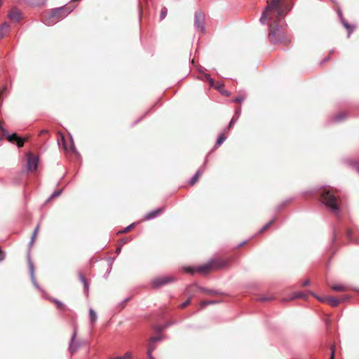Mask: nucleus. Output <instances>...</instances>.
I'll return each instance as SVG.
<instances>
[{
  "label": "nucleus",
  "mask_w": 359,
  "mask_h": 359,
  "mask_svg": "<svg viewBox=\"0 0 359 359\" xmlns=\"http://www.w3.org/2000/svg\"><path fill=\"white\" fill-rule=\"evenodd\" d=\"M289 10L290 8L283 2V0H267V5L262 13L259 21L262 25H266L268 19H272L269 15L273 11L277 13L276 19L280 20L285 17Z\"/></svg>",
  "instance_id": "nucleus-1"
},
{
  "label": "nucleus",
  "mask_w": 359,
  "mask_h": 359,
  "mask_svg": "<svg viewBox=\"0 0 359 359\" xmlns=\"http://www.w3.org/2000/svg\"><path fill=\"white\" fill-rule=\"evenodd\" d=\"M74 8H70L69 6H62L54 8L43 17L42 21L46 25H53L67 17Z\"/></svg>",
  "instance_id": "nucleus-2"
},
{
  "label": "nucleus",
  "mask_w": 359,
  "mask_h": 359,
  "mask_svg": "<svg viewBox=\"0 0 359 359\" xmlns=\"http://www.w3.org/2000/svg\"><path fill=\"white\" fill-rule=\"evenodd\" d=\"M335 191H337V190L327 187L322 189L320 191V195L323 198V203L326 208L336 215H338L340 212V210L335 196Z\"/></svg>",
  "instance_id": "nucleus-3"
},
{
  "label": "nucleus",
  "mask_w": 359,
  "mask_h": 359,
  "mask_svg": "<svg viewBox=\"0 0 359 359\" xmlns=\"http://www.w3.org/2000/svg\"><path fill=\"white\" fill-rule=\"evenodd\" d=\"M269 40L272 44L283 43L288 46L290 43V39L286 36L283 27L276 22L269 25Z\"/></svg>",
  "instance_id": "nucleus-4"
},
{
  "label": "nucleus",
  "mask_w": 359,
  "mask_h": 359,
  "mask_svg": "<svg viewBox=\"0 0 359 359\" xmlns=\"http://www.w3.org/2000/svg\"><path fill=\"white\" fill-rule=\"evenodd\" d=\"M176 280L177 278L172 276H158L151 280V285L153 288L158 289Z\"/></svg>",
  "instance_id": "nucleus-5"
},
{
  "label": "nucleus",
  "mask_w": 359,
  "mask_h": 359,
  "mask_svg": "<svg viewBox=\"0 0 359 359\" xmlns=\"http://www.w3.org/2000/svg\"><path fill=\"white\" fill-rule=\"evenodd\" d=\"M205 14L201 11H197L194 14V27L199 32H205Z\"/></svg>",
  "instance_id": "nucleus-6"
},
{
  "label": "nucleus",
  "mask_w": 359,
  "mask_h": 359,
  "mask_svg": "<svg viewBox=\"0 0 359 359\" xmlns=\"http://www.w3.org/2000/svg\"><path fill=\"white\" fill-rule=\"evenodd\" d=\"M183 269L186 272L191 273V274L194 273L196 271H198L200 273L204 274V273H207L208 271H209L210 270H212L210 261H209L208 263H206L203 265L199 266L196 268L187 266V267H183Z\"/></svg>",
  "instance_id": "nucleus-7"
},
{
  "label": "nucleus",
  "mask_w": 359,
  "mask_h": 359,
  "mask_svg": "<svg viewBox=\"0 0 359 359\" xmlns=\"http://www.w3.org/2000/svg\"><path fill=\"white\" fill-rule=\"evenodd\" d=\"M77 335V329L76 327H74V332L72 335L69 345V351L71 353V354L75 353L78 349L81 346V345L83 344L81 341H75L76 337Z\"/></svg>",
  "instance_id": "nucleus-8"
},
{
  "label": "nucleus",
  "mask_w": 359,
  "mask_h": 359,
  "mask_svg": "<svg viewBox=\"0 0 359 359\" xmlns=\"http://www.w3.org/2000/svg\"><path fill=\"white\" fill-rule=\"evenodd\" d=\"M210 261L212 269L219 270L227 266L230 262L229 259H212Z\"/></svg>",
  "instance_id": "nucleus-9"
},
{
  "label": "nucleus",
  "mask_w": 359,
  "mask_h": 359,
  "mask_svg": "<svg viewBox=\"0 0 359 359\" xmlns=\"http://www.w3.org/2000/svg\"><path fill=\"white\" fill-rule=\"evenodd\" d=\"M39 158L38 157L28 154L27 169L29 171L36 170L38 167Z\"/></svg>",
  "instance_id": "nucleus-10"
},
{
  "label": "nucleus",
  "mask_w": 359,
  "mask_h": 359,
  "mask_svg": "<svg viewBox=\"0 0 359 359\" xmlns=\"http://www.w3.org/2000/svg\"><path fill=\"white\" fill-rule=\"evenodd\" d=\"M29 260V271L30 275L31 281L33 283L34 286L37 288L40 291H43L42 289L40 287V286L38 285L35 276H34V267L33 263L31 262L29 257L28 258Z\"/></svg>",
  "instance_id": "nucleus-11"
},
{
  "label": "nucleus",
  "mask_w": 359,
  "mask_h": 359,
  "mask_svg": "<svg viewBox=\"0 0 359 359\" xmlns=\"http://www.w3.org/2000/svg\"><path fill=\"white\" fill-rule=\"evenodd\" d=\"M163 212V208H158L148 212L144 217V220H151L158 217Z\"/></svg>",
  "instance_id": "nucleus-12"
},
{
  "label": "nucleus",
  "mask_w": 359,
  "mask_h": 359,
  "mask_svg": "<svg viewBox=\"0 0 359 359\" xmlns=\"http://www.w3.org/2000/svg\"><path fill=\"white\" fill-rule=\"evenodd\" d=\"M21 12L16 8H13L11 9L8 14V18L11 20H14L15 22H18L21 19Z\"/></svg>",
  "instance_id": "nucleus-13"
},
{
  "label": "nucleus",
  "mask_w": 359,
  "mask_h": 359,
  "mask_svg": "<svg viewBox=\"0 0 359 359\" xmlns=\"http://www.w3.org/2000/svg\"><path fill=\"white\" fill-rule=\"evenodd\" d=\"M349 297L348 296L344 297L341 299H337L335 297H328V299H327V304L331 305L332 306L336 307L339 305L340 302L346 300Z\"/></svg>",
  "instance_id": "nucleus-14"
},
{
  "label": "nucleus",
  "mask_w": 359,
  "mask_h": 359,
  "mask_svg": "<svg viewBox=\"0 0 359 359\" xmlns=\"http://www.w3.org/2000/svg\"><path fill=\"white\" fill-rule=\"evenodd\" d=\"M338 14L340 16L341 18V22L342 23V25H344V27L347 29V31L348 32V37L350 36V34L353 32V30L355 29V26L354 25H351L350 24H348L347 22V21L342 18H341V12L339 11L338 12Z\"/></svg>",
  "instance_id": "nucleus-15"
},
{
  "label": "nucleus",
  "mask_w": 359,
  "mask_h": 359,
  "mask_svg": "<svg viewBox=\"0 0 359 359\" xmlns=\"http://www.w3.org/2000/svg\"><path fill=\"white\" fill-rule=\"evenodd\" d=\"M79 277L80 281L83 285L84 292L86 293V295L88 296V290H89V284H88L86 278H85L84 275L81 271L79 272Z\"/></svg>",
  "instance_id": "nucleus-16"
},
{
  "label": "nucleus",
  "mask_w": 359,
  "mask_h": 359,
  "mask_svg": "<svg viewBox=\"0 0 359 359\" xmlns=\"http://www.w3.org/2000/svg\"><path fill=\"white\" fill-rule=\"evenodd\" d=\"M205 165H203V166H201L198 170L197 172H196V174L191 178L190 180V182L189 183L193 185L194 184L196 181L198 180V177L200 175H201L203 171L205 170Z\"/></svg>",
  "instance_id": "nucleus-17"
},
{
  "label": "nucleus",
  "mask_w": 359,
  "mask_h": 359,
  "mask_svg": "<svg viewBox=\"0 0 359 359\" xmlns=\"http://www.w3.org/2000/svg\"><path fill=\"white\" fill-rule=\"evenodd\" d=\"M9 25L6 22H4L0 25V39L4 38L8 32Z\"/></svg>",
  "instance_id": "nucleus-18"
},
{
  "label": "nucleus",
  "mask_w": 359,
  "mask_h": 359,
  "mask_svg": "<svg viewBox=\"0 0 359 359\" xmlns=\"http://www.w3.org/2000/svg\"><path fill=\"white\" fill-rule=\"evenodd\" d=\"M97 316L96 312L93 309H90L89 310V320L90 324L91 326H93L95 322L97 321Z\"/></svg>",
  "instance_id": "nucleus-19"
},
{
  "label": "nucleus",
  "mask_w": 359,
  "mask_h": 359,
  "mask_svg": "<svg viewBox=\"0 0 359 359\" xmlns=\"http://www.w3.org/2000/svg\"><path fill=\"white\" fill-rule=\"evenodd\" d=\"M199 289L201 291L205 292L207 294H210L219 295V294H223L222 292H219L218 290H210V289L203 287H200Z\"/></svg>",
  "instance_id": "nucleus-20"
},
{
  "label": "nucleus",
  "mask_w": 359,
  "mask_h": 359,
  "mask_svg": "<svg viewBox=\"0 0 359 359\" xmlns=\"http://www.w3.org/2000/svg\"><path fill=\"white\" fill-rule=\"evenodd\" d=\"M307 294L302 292H294L290 298V300L302 298V299H306Z\"/></svg>",
  "instance_id": "nucleus-21"
},
{
  "label": "nucleus",
  "mask_w": 359,
  "mask_h": 359,
  "mask_svg": "<svg viewBox=\"0 0 359 359\" xmlns=\"http://www.w3.org/2000/svg\"><path fill=\"white\" fill-rule=\"evenodd\" d=\"M346 117V114L344 112H340L339 114L334 116L332 118L334 122H341L344 120Z\"/></svg>",
  "instance_id": "nucleus-22"
},
{
  "label": "nucleus",
  "mask_w": 359,
  "mask_h": 359,
  "mask_svg": "<svg viewBox=\"0 0 359 359\" xmlns=\"http://www.w3.org/2000/svg\"><path fill=\"white\" fill-rule=\"evenodd\" d=\"M276 220V217H274L273 218H272L268 223H266L259 231V233H262L263 231H264L265 230H266L272 224H273Z\"/></svg>",
  "instance_id": "nucleus-23"
},
{
  "label": "nucleus",
  "mask_w": 359,
  "mask_h": 359,
  "mask_svg": "<svg viewBox=\"0 0 359 359\" xmlns=\"http://www.w3.org/2000/svg\"><path fill=\"white\" fill-rule=\"evenodd\" d=\"M226 137L224 134H221L217 139L215 145L219 147L223 144V142L226 140Z\"/></svg>",
  "instance_id": "nucleus-24"
},
{
  "label": "nucleus",
  "mask_w": 359,
  "mask_h": 359,
  "mask_svg": "<svg viewBox=\"0 0 359 359\" xmlns=\"http://www.w3.org/2000/svg\"><path fill=\"white\" fill-rule=\"evenodd\" d=\"M347 238L351 241V242H354L355 243H359V238H353V233L348 230L347 231Z\"/></svg>",
  "instance_id": "nucleus-25"
},
{
  "label": "nucleus",
  "mask_w": 359,
  "mask_h": 359,
  "mask_svg": "<svg viewBox=\"0 0 359 359\" xmlns=\"http://www.w3.org/2000/svg\"><path fill=\"white\" fill-rule=\"evenodd\" d=\"M53 302L57 306V309L60 310H65V306L64 304L57 299H53Z\"/></svg>",
  "instance_id": "nucleus-26"
},
{
  "label": "nucleus",
  "mask_w": 359,
  "mask_h": 359,
  "mask_svg": "<svg viewBox=\"0 0 359 359\" xmlns=\"http://www.w3.org/2000/svg\"><path fill=\"white\" fill-rule=\"evenodd\" d=\"M168 9L165 6H163L160 13V20H163L167 15Z\"/></svg>",
  "instance_id": "nucleus-27"
},
{
  "label": "nucleus",
  "mask_w": 359,
  "mask_h": 359,
  "mask_svg": "<svg viewBox=\"0 0 359 359\" xmlns=\"http://www.w3.org/2000/svg\"><path fill=\"white\" fill-rule=\"evenodd\" d=\"M63 189H60L59 191H54L50 196L49 198L47 199V202H48L50 199H52L54 197H56V196H60V194H62Z\"/></svg>",
  "instance_id": "nucleus-28"
},
{
  "label": "nucleus",
  "mask_w": 359,
  "mask_h": 359,
  "mask_svg": "<svg viewBox=\"0 0 359 359\" xmlns=\"http://www.w3.org/2000/svg\"><path fill=\"white\" fill-rule=\"evenodd\" d=\"M218 303H219L218 301H203L201 302V307H205L208 305L215 304H218Z\"/></svg>",
  "instance_id": "nucleus-29"
},
{
  "label": "nucleus",
  "mask_w": 359,
  "mask_h": 359,
  "mask_svg": "<svg viewBox=\"0 0 359 359\" xmlns=\"http://www.w3.org/2000/svg\"><path fill=\"white\" fill-rule=\"evenodd\" d=\"M332 289L334 291H345V287L342 285H334L332 286Z\"/></svg>",
  "instance_id": "nucleus-30"
},
{
  "label": "nucleus",
  "mask_w": 359,
  "mask_h": 359,
  "mask_svg": "<svg viewBox=\"0 0 359 359\" xmlns=\"http://www.w3.org/2000/svg\"><path fill=\"white\" fill-rule=\"evenodd\" d=\"M113 359H132V354L130 352H127L124 355L115 357Z\"/></svg>",
  "instance_id": "nucleus-31"
},
{
  "label": "nucleus",
  "mask_w": 359,
  "mask_h": 359,
  "mask_svg": "<svg viewBox=\"0 0 359 359\" xmlns=\"http://www.w3.org/2000/svg\"><path fill=\"white\" fill-rule=\"evenodd\" d=\"M272 299V297H269V296H266V295H262V296H260L257 298V300L258 301H260V302H268V301H270Z\"/></svg>",
  "instance_id": "nucleus-32"
},
{
  "label": "nucleus",
  "mask_w": 359,
  "mask_h": 359,
  "mask_svg": "<svg viewBox=\"0 0 359 359\" xmlns=\"http://www.w3.org/2000/svg\"><path fill=\"white\" fill-rule=\"evenodd\" d=\"M27 3L30 4L31 6H38L41 4H44L45 3V0H42V1L41 3H38V2H34L32 0H27Z\"/></svg>",
  "instance_id": "nucleus-33"
},
{
  "label": "nucleus",
  "mask_w": 359,
  "mask_h": 359,
  "mask_svg": "<svg viewBox=\"0 0 359 359\" xmlns=\"http://www.w3.org/2000/svg\"><path fill=\"white\" fill-rule=\"evenodd\" d=\"M245 97L242 95L237 96L233 100V102L241 103L244 101Z\"/></svg>",
  "instance_id": "nucleus-34"
},
{
  "label": "nucleus",
  "mask_w": 359,
  "mask_h": 359,
  "mask_svg": "<svg viewBox=\"0 0 359 359\" xmlns=\"http://www.w3.org/2000/svg\"><path fill=\"white\" fill-rule=\"evenodd\" d=\"M38 229H39V226H37L35 228V229H34V232H33L32 236V238H31V241H30V242H29V245H32L33 242L34 241V239H35V237H36V233H37Z\"/></svg>",
  "instance_id": "nucleus-35"
},
{
  "label": "nucleus",
  "mask_w": 359,
  "mask_h": 359,
  "mask_svg": "<svg viewBox=\"0 0 359 359\" xmlns=\"http://www.w3.org/2000/svg\"><path fill=\"white\" fill-rule=\"evenodd\" d=\"M155 349H156V345L154 344V342H151L149 341V347H148L147 351L148 352H153Z\"/></svg>",
  "instance_id": "nucleus-36"
},
{
  "label": "nucleus",
  "mask_w": 359,
  "mask_h": 359,
  "mask_svg": "<svg viewBox=\"0 0 359 359\" xmlns=\"http://www.w3.org/2000/svg\"><path fill=\"white\" fill-rule=\"evenodd\" d=\"M133 226H134V224H131L128 225V226H126V228H124L121 231H119L118 233H126L128 231H130L133 227Z\"/></svg>",
  "instance_id": "nucleus-37"
},
{
  "label": "nucleus",
  "mask_w": 359,
  "mask_h": 359,
  "mask_svg": "<svg viewBox=\"0 0 359 359\" xmlns=\"http://www.w3.org/2000/svg\"><path fill=\"white\" fill-rule=\"evenodd\" d=\"M161 339H162V337L158 336V337H153L150 338L149 340L151 342L155 343L156 341H161Z\"/></svg>",
  "instance_id": "nucleus-38"
},
{
  "label": "nucleus",
  "mask_w": 359,
  "mask_h": 359,
  "mask_svg": "<svg viewBox=\"0 0 359 359\" xmlns=\"http://www.w3.org/2000/svg\"><path fill=\"white\" fill-rule=\"evenodd\" d=\"M191 302V299L190 298L188 299L187 301H185L184 302H183L181 305H180V307L181 308H185L187 306H188Z\"/></svg>",
  "instance_id": "nucleus-39"
},
{
  "label": "nucleus",
  "mask_w": 359,
  "mask_h": 359,
  "mask_svg": "<svg viewBox=\"0 0 359 359\" xmlns=\"http://www.w3.org/2000/svg\"><path fill=\"white\" fill-rule=\"evenodd\" d=\"M5 252L0 248V262L3 261L5 259Z\"/></svg>",
  "instance_id": "nucleus-40"
},
{
  "label": "nucleus",
  "mask_w": 359,
  "mask_h": 359,
  "mask_svg": "<svg viewBox=\"0 0 359 359\" xmlns=\"http://www.w3.org/2000/svg\"><path fill=\"white\" fill-rule=\"evenodd\" d=\"M315 297L319 299V301L322 302H324V303H327V299H328V297H318V296H316Z\"/></svg>",
  "instance_id": "nucleus-41"
},
{
  "label": "nucleus",
  "mask_w": 359,
  "mask_h": 359,
  "mask_svg": "<svg viewBox=\"0 0 359 359\" xmlns=\"http://www.w3.org/2000/svg\"><path fill=\"white\" fill-rule=\"evenodd\" d=\"M351 165L359 172V164L356 162H352Z\"/></svg>",
  "instance_id": "nucleus-42"
},
{
  "label": "nucleus",
  "mask_w": 359,
  "mask_h": 359,
  "mask_svg": "<svg viewBox=\"0 0 359 359\" xmlns=\"http://www.w3.org/2000/svg\"><path fill=\"white\" fill-rule=\"evenodd\" d=\"M130 299V298H126L125 299L123 300L122 302L120 303V306L121 307V309H123L124 307V305L125 304L128 302Z\"/></svg>",
  "instance_id": "nucleus-43"
},
{
  "label": "nucleus",
  "mask_w": 359,
  "mask_h": 359,
  "mask_svg": "<svg viewBox=\"0 0 359 359\" xmlns=\"http://www.w3.org/2000/svg\"><path fill=\"white\" fill-rule=\"evenodd\" d=\"M238 119V118L236 119H235L234 117H233L230 121V123H229V126H228V129H229L231 126H232V124L234 121H236Z\"/></svg>",
  "instance_id": "nucleus-44"
},
{
  "label": "nucleus",
  "mask_w": 359,
  "mask_h": 359,
  "mask_svg": "<svg viewBox=\"0 0 359 359\" xmlns=\"http://www.w3.org/2000/svg\"><path fill=\"white\" fill-rule=\"evenodd\" d=\"M334 346H332L331 348V357L330 359H334Z\"/></svg>",
  "instance_id": "nucleus-45"
},
{
  "label": "nucleus",
  "mask_w": 359,
  "mask_h": 359,
  "mask_svg": "<svg viewBox=\"0 0 359 359\" xmlns=\"http://www.w3.org/2000/svg\"><path fill=\"white\" fill-rule=\"evenodd\" d=\"M164 329L163 326H157L155 330L157 332H161Z\"/></svg>",
  "instance_id": "nucleus-46"
},
{
  "label": "nucleus",
  "mask_w": 359,
  "mask_h": 359,
  "mask_svg": "<svg viewBox=\"0 0 359 359\" xmlns=\"http://www.w3.org/2000/svg\"><path fill=\"white\" fill-rule=\"evenodd\" d=\"M309 284H310V280H309V279H307V280H306L303 283L302 285H303V286H307V285H309Z\"/></svg>",
  "instance_id": "nucleus-47"
},
{
  "label": "nucleus",
  "mask_w": 359,
  "mask_h": 359,
  "mask_svg": "<svg viewBox=\"0 0 359 359\" xmlns=\"http://www.w3.org/2000/svg\"><path fill=\"white\" fill-rule=\"evenodd\" d=\"M147 355H148L149 359H155L154 358V356L152 355V352H148L147 351Z\"/></svg>",
  "instance_id": "nucleus-48"
},
{
  "label": "nucleus",
  "mask_w": 359,
  "mask_h": 359,
  "mask_svg": "<svg viewBox=\"0 0 359 359\" xmlns=\"http://www.w3.org/2000/svg\"><path fill=\"white\" fill-rule=\"evenodd\" d=\"M221 93L226 96H229L230 93L227 90H221Z\"/></svg>",
  "instance_id": "nucleus-49"
},
{
  "label": "nucleus",
  "mask_w": 359,
  "mask_h": 359,
  "mask_svg": "<svg viewBox=\"0 0 359 359\" xmlns=\"http://www.w3.org/2000/svg\"><path fill=\"white\" fill-rule=\"evenodd\" d=\"M241 108H238V109H236V115H237V116H238H238H240V114H241Z\"/></svg>",
  "instance_id": "nucleus-50"
},
{
  "label": "nucleus",
  "mask_w": 359,
  "mask_h": 359,
  "mask_svg": "<svg viewBox=\"0 0 359 359\" xmlns=\"http://www.w3.org/2000/svg\"><path fill=\"white\" fill-rule=\"evenodd\" d=\"M128 241V240L127 238H122V239L121 240V243L122 245H123V244L126 243Z\"/></svg>",
  "instance_id": "nucleus-51"
},
{
  "label": "nucleus",
  "mask_w": 359,
  "mask_h": 359,
  "mask_svg": "<svg viewBox=\"0 0 359 359\" xmlns=\"http://www.w3.org/2000/svg\"><path fill=\"white\" fill-rule=\"evenodd\" d=\"M208 81L210 83V86H213V85H214V80L211 78V79H209Z\"/></svg>",
  "instance_id": "nucleus-52"
},
{
  "label": "nucleus",
  "mask_w": 359,
  "mask_h": 359,
  "mask_svg": "<svg viewBox=\"0 0 359 359\" xmlns=\"http://www.w3.org/2000/svg\"><path fill=\"white\" fill-rule=\"evenodd\" d=\"M285 205V203H283L281 204H280L278 207H277V209L278 210H280Z\"/></svg>",
  "instance_id": "nucleus-53"
},
{
  "label": "nucleus",
  "mask_w": 359,
  "mask_h": 359,
  "mask_svg": "<svg viewBox=\"0 0 359 359\" xmlns=\"http://www.w3.org/2000/svg\"><path fill=\"white\" fill-rule=\"evenodd\" d=\"M337 239V235L335 231H334V236H333V242H334Z\"/></svg>",
  "instance_id": "nucleus-54"
},
{
  "label": "nucleus",
  "mask_w": 359,
  "mask_h": 359,
  "mask_svg": "<svg viewBox=\"0 0 359 359\" xmlns=\"http://www.w3.org/2000/svg\"><path fill=\"white\" fill-rule=\"evenodd\" d=\"M329 59H330V57H329V56H328V57H325V58L323 60L322 62H327Z\"/></svg>",
  "instance_id": "nucleus-55"
},
{
  "label": "nucleus",
  "mask_w": 359,
  "mask_h": 359,
  "mask_svg": "<svg viewBox=\"0 0 359 359\" xmlns=\"http://www.w3.org/2000/svg\"><path fill=\"white\" fill-rule=\"evenodd\" d=\"M205 77L207 79L208 81H209V79H211L210 74H205Z\"/></svg>",
  "instance_id": "nucleus-56"
},
{
  "label": "nucleus",
  "mask_w": 359,
  "mask_h": 359,
  "mask_svg": "<svg viewBox=\"0 0 359 359\" xmlns=\"http://www.w3.org/2000/svg\"><path fill=\"white\" fill-rule=\"evenodd\" d=\"M247 241H243L238 245V247H241L246 243Z\"/></svg>",
  "instance_id": "nucleus-57"
},
{
  "label": "nucleus",
  "mask_w": 359,
  "mask_h": 359,
  "mask_svg": "<svg viewBox=\"0 0 359 359\" xmlns=\"http://www.w3.org/2000/svg\"><path fill=\"white\" fill-rule=\"evenodd\" d=\"M121 247H118V248H117V249L116 250V253H119V252H121Z\"/></svg>",
  "instance_id": "nucleus-58"
},
{
  "label": "nucleus",
  "mask_w": 359,
  "mask_h": 359,
  "mask_svg": "<svg viewBox=\"0 0 359 359\" xmlns=\"http://www.w3.org/2000/svg\"><path fill=\"white\" fill-rule=\"evenodd\" d=\"M222 87H223V86H218L217 87V88L220 92H221V90H222Z\"/></svg>",
  "instance_id": "nucleus-59"
},
{
  "label": "nucleus",
  "mask_w": 359,
  "mask_h": 359,
  "mask_svg": "<svg viewBox=\"0 0 359 359\" xmlns=\"http://www.w3.org/2000/svg\"><path fill=\"white\" fill-rule=\"evenodd\" d=\"M47 133V130H43L41 131V134H43V133Z\"/></svg>",
  "instance_id": "nucleus-60"
},
{
  "label": "nucleus",
  "mask_w": 359,
  "mask_h": 359,
  "mask_svg": "<svg viewBox=\"0 0 359 359\" xmlns=\"http://www.w3.org/2000/svg\"><path fill=\"white\" fill-rule=\"evenodd\" d=\"M333 52H334L333 49L330 50V53H332Z\"/></svg>",
  "instance_id": "nucleus-61"
},
{
  "label": "nucleus",
  "mask_w": 359,
  "mask_h": 359,
  "mask_svg": "<svg viewBox=\"0 0 359 359\" xmlns=\"http://www.w3.org/2000/svg\"><path fill=\"white\" fill-rule=\"evenodd\" d=\"M139 121H140V119L137 120L135 123H137Z\"/></svg>",
  "instance_id": "nucleus-62"
},
{
  "label": "nucleus",
  "mask_w": 359,
  "mask_h": 359,
  "mask_svg": "<svg viewBox=\"0 0 359 359\" xmlns=\"http://www.w3.org/2000/svg\"><path fill=\"white\" fill-rule=\"evenodd\" d=\"M1 6V0H0V6Z\"/></svg>",
  "instance_id": "nucleus-63"
}]
</instances>
